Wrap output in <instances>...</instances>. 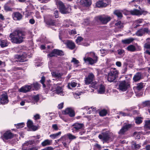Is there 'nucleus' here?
Here are the masks:
<instances>
[{
    "mask_svg": "<svg viewBox=\"0 0 150 150\" xmlns=\"http://www.w3.org/2000/svg\"><path fill=\"white\" fill-rule=\"evenodd\" d=\"M114 13L118 18H121L122 17V12L120 10H116L114 11Z\"/></svg>",
    "mask_w": 150,
    "mask_h": 150,
    "instance_id": "473e14b6",
    "label": "nucleus"
},
{
    "mask_svg": "<svg viewBox=\"0 0 150 150\" xmlns=\"http://www.w3.org/2000/svg\"><path fill=\"white\" fill-rule=\"evenodd\" d=\"M54 16L56 18H57L58 17V12L56 10L54 11Z\"/></svg>",
    "mask_w": 150,
    "mask_h": 150,
    "instance_id": "e2e57ef3",
    "label": "nucleus"
},
{
    "mask_svg": "<svg viewBox=\"0 0 150 150\" xmlns=\"http://www.w3.org/2000/svg\"><path fill=\"white\" fill-rule=\"evenodd\" d=\"M33 99L36 102H37L39 100V96L37 95L34 96Z\"/></svg>",
    "mask_w": 150,
    "mask_h": 150,
    "instance_id": "4d7b16f0",
    "label": "nucleus"
},
{
    "mask_svg": "<svg viewBox=\"0 0 150 150\" xmlns=\"http://www.w3.org/2000/svg\"><path fill=\"white\" fill-rule=\"evenodd\" d=\"M15 125L16 126V127L17 128H21L24 127V124L23 123H18L16 125L15 124Z\"/></svg>",
    "mask_w": 150,
    "mask_h": 150,
    "instance_id": "37998d69",
    "label": "nucleus"
},
{
    "mask_svg": "<svg viewBox=\"0 0 150 150\" xmlns=\"http://www.w3.org/2000/svg\"><path fill=\"white\" fill-rule=\"evenodd\" d=\"M51 74L53 77L57 78L60 81H62V76L63 75V73L60 72L58 71H55L52 72Z\"/></svg>",
    "mask_w": 150,
    "mask_h": 150,
    "instance_id": "ddd939ff",
    "label": "nucleus"
},
{
    "mask_svg": "<svg viewBox=\"0 0 150 150\" xmlns=\"http://www.w3.org/2000/svg\"><path fill=\"white\" fill-rule=\"evenodd\" d=\"M150 32L149 29L147 28H143L138 30L136 33L138 36H142L145 33H148Z\"/></svg>",
    "mask_w": 150,
    "mask_h": 150,
    "instance_id": "4468645a",
    "label": "nucleus"
},
{
    "mask_svg": "<svg viewBox=\"0 0 150 150\" xmlns=\"http://www.w3.org/2000/svg\"><path fill=\"white\" fill-rule=\"evenodd\" d=\"M143 21V19H139L135 21L133 23V26H134V28H137L138 27L140 26L139 24L142 23Z\"/></svg>",
    "mask_w": 150,
    "mask_h": 150,
    "instance_id": "393cba45",
    "label": "nucleus"
},
{
    "mask_svg": "<svg viewBox=\"0 0 150 150\" xmlns=\"http://www.w3.org/2000/svg\"><path fill=\"white\" fill-rule=\"evenodd\" d=\"M118 53L119 55H121L125 52V51L123 50H118Z\"/></svg>",
    "mask_w": 150,
    "mask_h": 150,
    "instance_id": "680f3d73",
    "label": "nucleus"
},
{
    "mask_svg": "<svg viewBox=\"0 0 150 150\" xmlns=\"http://www.w3.org/2000/svg\"><path fill=\"white\" fill-rule=\"evenodd\" d=\"M48 57H55L56 56L54 52V50L49 54H48Z\"/></svg>",
    "mask_w": 150,
    "mask_h": 150,
    "instance_id": "49530a36",
    "label": "nucleus"
},
{
    "mask_svg": "<svg viewBox=\"0 0 150 150\" xmlns=\"http://www.w3.org/2000/svg\"><path fill=\"white\" fill-rule=\"evenodd\" d=\"M61 133V132H59L57 133L50 135V137L52 139H55L59 137L60 136Z\"/></svg>",
    "mask_w": 150,
    "mask_h": 150,
    "instance_id": "c756f323",
    "label": "nucleus"
},
{
    "mask_svg": "<svg viewBox=\"0 0 150 150\" xmlns=\"http://www.w3.org/2000/svg\"><path fill=\"white\" fill-rule=\"evenodd\" d=\"M77 84L74 81H72L71 83H68V88H69L71 89V88L70 86H71L72 87H74L76 86Z\"/></svg>",
    "mask_w": 150,
    "mask_h": 150,
    "instance_id": "f704fd0d",
    "label": "nucleus"
},
{
    "mask_svg": "<svg viewBox=\"0 0 150 150\" xmlns=\"http://www.w3.org/2000/svg\"><path fill=\"white\" fill-rule=\"evenodd\" d=\"M105 91V88L104 86L102 85H100L99 88L98 90L99 93L103 94L104 93Z\"/></svg>",
    "mask_w": 150,
    "mask_h": 150,
    "instance_id": "7c9ffc66",
    "label": "nucleus"
},
{
    "mask_svg": "<svg viewBox=\"0 0 150 150\" xmlns=\"http://www.w3.org/2000/svg\"><path fill=\"white\" fill-rule=\"evenodd\" d=\"M71 62H73L74 64H78L79 63V61L74 58H73Z\"/></svg>",
    "mask_w": 150,
    "mask_h": 150,
    "instance_id": "603ef678",
    "label": "nucleus"
},
{
    "mask_svg": "<svg viewBox=\"0 0 150 150\" xmlns=\"http://www.w3.org/2000/svg\"><path fill=\"white\" fill-rule=\"evenodd\" d=\"M100 52L103 55L102 56H104L108 53V51L104 49H101L100 50Z\"/></svg>",
    "mask_w": 150,
    "mask_h": 150,
    "instance_id": "a18cd8bd",
    "label": "nucleus"
},
{
    "mask_svg": "<svg viewBox=\"0 0 150 150\" xmlns=\"http://www.w3.org/2000/svg\"><path fill=\"white\" fill-rule=\"evenodd\" d=\"M65 114H68L71 117H73L75 116L74 112L71 108H67L64 111Z\"/></svg>",
    "mask_w": 150,
    "mask_h": 150,
    "instance_id": "f3484780",
    "label": "nucleus"
},
{
    "mask_svg": "<svg viewBox=\"0 0 150 150\" xmlns=\"http://www.w3.org/2000/svg\"><path fill=\"white\" fill-rule=\"evenodd\" d=\"M65 44L67 47L71 50L74 49L76 47L74 43L71 41H67Z\"/></svg>",
    "mask_w": 150,
    "mask_h": 150,
    "instance_id": "a211bd4d",
    "label": "nucleus"
},
{
    "mask_svg": "<svg viewBox=\"0 0 150 150\" xmlns=\"http://www.w3.org/2000/svg\"><path fill=\"white\" fill-rule=\"evenodd\" d=\"M119 73L116 68H111L108 74V80L111 82L114 81L118 77Z\"/></svg>",
    "mask_w": 150,
    "mask_h": 150,
    "instance_id": "20e7f679",
    "label": "nucleus"
},
{
    "mask_svg": "<svg viewBox=\"0 0 150 150\" xmlns=\"http://www.w3.org/2000/svg\"><path fill=\"white\" fill-rule=\"evenodd\" d=\"M95 76L94 74L92 73H89L87 77L85 78V83L86 85L90 84L94 80Z\"/></svg>",
    "mask_w": 150,
    "mask_h": 150,
    "instance_id": "9d476101",
    "label": "nucleus"
},
{
    "mask_svg": "<svg viewBox=\"0 0 150 150\" xmlns=\"http://www.w3.org/2000/svg\"><path fill=\"white\" fill-rule=\"evenodd\" d=\"M56 92L58 94L63 95L62 90L61 87H57L56 89Z\"/></svg>",
    "mask_w": 150,
    "mask_h": 150,
    "instance_id": "e433bc0d",
    "label": "nucleus"
},
{
    "mask_svg": "<svg viewBox=\"0 0 150 150\" xmlns=\"http://www.w3.org/2000/svg\"><path fill=\"white\" fill-rule=\"evenodd\" d=\"M83 127V125L82 123H75L72 125V131L77 132L79 130L81 129Z\"/></svg>",
    "mask_w": 150,
    "mask_h": 150,
    "instance_id": "f8f14e48",
    "label": "nucleus"
},
{
    "mask_svg": "<svg viewBox=\"0 0 150 150\" xmlns=\"http://www.w3.org/2000/svg\"><path fill=\"white\" fill-rule=\"evenodd\" d=\"M128 64L126 62H124L123 65L122 70L123 73H125L127 70Z\"/></svg>",
    "mask_w": 150,
    "mask_h": 150,
    "instance_id": "4c0bfd02",
    "label": "nucleus"
},
{
    "mask_svg": "<svg viewBox=\"0 0 150 150\" xmlns=\"http://www.w3.org/2000/svg\"><path fill=\"white\" fill-rule=\"evenodd\" d=\"M107 113V111L105 110H103L99 112V115L100 116H103L105 115Z\"/></svg>",
    "mask_w": 150,
    "mask_h": 150,
    "instance_id": "ea45409f",
    "label": "nucleus"
},
{
    "mask_svg": "<svg viewBox=\"0 0 150 150\" xmlns=\"http://www.w3.org/2000/svg\"><path fill=\"white\" fill-rule=\"evenodd\" d=\"M83 38L82 37H79L76 40V42L77 43H79L81 42L83 40Z\"/></svg>",
    "mask_w": 150,
    "mask_h": 150,
    "instance_id": "3c124183",
    "label": "nucleus"
},
{
    "mask_svg": "<svg viewBox=\"0 0 150 150\" xmlns=\"http://www.w3.org/2000/svg\"><path fill=\"white\" fill-rule=\"evenodd\" d=\"M134 40L132 38H130L127 39L122 40V42L124 44H129Z\"/></svg>",
    "mask_w": 150,
    "mask_h": 150,
    "instance_id": "cd10ccee",
    "label": "nucleus"
},
{
    "mask_svg": "<svg viewBox=\"0 0 150 150\" xmlns=\"http://www.w3.org/2000/svg\"><path fill=\"white\" fill-rule=\"evenodd\" d=\"M142 121L140 117H138L136 119L135 122L137 124H139L141 123Z\"/></svg>",
    "mask_w": 150,
    "mask_h": 150,
    "instance_id": "864d4df0",
    "label": "nucleus"
},
{
    "mask_svg": "<svg viewBox=\"0 0 150 150\" xmlns=\"http://www.w3.org/2000/svg\"><path fill=\"white\" fill-rule=\"evenodd\" d=\"M111 3L110 0H99L96 3V7H105L109 5Z\"/></svg>",
    "mask_w": 150,
    "mask_h": 150,
    "instance_id": "39448f33",
    "label": "nucleus"
},
{
    "mask_svg": "<svg viewBox=\"0 0 150 150\" xmlns=\"http://www.w3.org/2000/svg\"><path fill=\"white\" fill-rule=\"evenodd\" d=\"M52 143V140L49 139H46L45 140L41 143V145L42 146H45L51 145Z\"/></svg>",
    "mask_w": 150,
    "mask_h": 150,
    "instance_id": "bb28decb",
    "label": "nucleus"
},
{
    "mask_svg": "<svg viewBox=\"0 0 150 150\" xmlns=\"http://www.w3.org/2000/svg\"><path fill=\"white\" fill-rule=\"evenodd\" d=\"M126 49L129 51L133 52L136 51V48L133 45H130L128 46L127 48Z\"/></svg>",
    "mask_w": 150,
    "mask_h": 150,
    "instance_id": "c85d7f7f",
    "label": "nucleus"
},
{
    "mask_svg": "<svg viewBox=\"0 0 150 150\" xmlns=\"http://www.w3.org/2000/svg\"><path fill=\"white\" fill-rule=\"evenodd\" d=\"M15 58L17 59V60H16L17 62H23L26 61L25 59L26 57L25 56H24L23 55L21 56L16 55L15 56Z\"/></svg>",
    "mask_w": 150,
    "mask_h": 150,
    "instance_id": "4be33fe9",
    "label": "nucleus"
},
{
    "mask_svg": "<svg viewBox=\"0 0 150 150\" xmlns=\"http://www.w3.org/2000/svg\"><path fill=\"white\" fill-rule=\"evenodd\" d=\"M143 106L144 107L150 106V102L147 101L143 103Z\"/></svg>",
    "mask_w": 150,
    "mask_h": 150,
    "instance_id": "de8ad7c7",
    "label": "nucleus"
},
{
    "mask_svg": "<svg viewBox=\"0 0 150 150\" xmlns=\"http://www.w3.org/2000/svg\"><path fill=\"white\" fill-rule=\"evenodd\" d=\"M32 88V86L30 85H26L22 87L19 90L20 92L26 93L29 91Z\"/></svg>",
    "mask_w": 150,
    "mask_h": 150,
    "instance_id": "2eb2a0df",
    "label": "nucleus"
},
{
    "mask_svg": "<svg viewBox=\"0 0 150 150\" xmlns=\"http://www.w3.org/2000/svg\"><path fill=\"white\" fill-rule=\"evenodd\" d=\"M9 43L6 39H1L0 40V45L1 47H4L7 46Z\"/></svg>",
    "mask_w": 150,
    "mask_h": 150,
    "instance_id": "b1692460",
    "label": "nucleus"
},
{
    "mask_svg": "<svg viewBox=\"0 0 150 150\" xmlns=\"http://www.w3.org/2000/svg\"><path fill=\"white\" fill-rule=\"evenodd\" d=\"M13 137V134L10 131L6 132L3 134V139L7 140L11 139Z\"/></svg>",
    "mask_w": 150,
    "mask_h": 150,
    "instance_id": "dca6fc26",
    "label": "nucleus"
},
{
    "mask_svg": "<svg viewBox=\"0 0 150 150\" xmlns=\"http://www.w3.org/2000/svg\"><path fill=\"white\" fill-rule=\"evenodd\" d=\"M119 113L120 115L123 116H127L129 115L128 114L120 111L119 112Z\"/></svg>",
    "mask_w": 150,
    "mask_h": 150,
    "instance_id": "13d9d810",
    "label": "nucleus"
},
{
    "mask_svg": "<svg viewBox=\"0 0 150 150\" xmlns=\"http://www.w3.org/2000/svg\"><path fill=\"white\" fill-rule=\"evenodd\" d=\"M67 136L70 139L72 140L75 139L76 138V137L72 135L71 134H67Z\"/></svg>",
    "mask_w": 150,
    "mask_h": 150,
    "instance_id": "79ce46f5",
    "label": "nucleus"
},
{
    "mask_svg": "<svg viewBox=\"0 0 150 150\" xmlns=\"http://www.w3.org/2000/svg\"><path fill=\"white\" fill-rule=\"evenodd\" d=\"M63 103H62L59 104L58 105V108L59 109H62L63 106Z\"/></svg>",
    "mask_w": 150,
    "mask_h": 150,
    "instance_id": "0e129e2a",
    "label": "nucleus"
},
{
    "mask_svg": "<svg viewBox=\"0 0 150 150\" xmlns=\"http://www.w3.org/2000/svg\"><path fill=\"white\" fill-rule=\"evenodd\" d=\"M29 23L32 24H33L35 23V21L34 19H31L29 20Z\"/></svg>",
    "mask_w": 150,
    "mask_h": 150,
    "instance_id": "338daca9",
    "label": "nucleus"
},
{
    "mask_svg": "<svg viewBox=\"0 0 150 150\" xmlns=\"http://www.w3.org/2000/svg\"><path fill=\"white\" fill-rule=\"evenodd\" d=\"M25 34L20 30H16L11 33L9 36L10 40L12 43L19 44L23 40Z\"/></svg>",
    "mask_w": 150,
    "mask_h": 150,
    "instance_id": "f257e3e1",
    "label": "nucleus"
},
{
    "mask_svg": "<svg viewBox=\"0 0 150 150\" xmlns=\"http://www.w3.org/2000/svg\"><path fill=\"white\" fill-rule=\"evenodd\" d=\"M52 127L54 130L56 131L58 129V128L57 124H54L52 125Z\"/></svg>",
    "mask_w": 150,
    "mask_h": 150,
    "instance_id": "bf43d9fd",
    "label": "nucleus"
},
{
    "mask_svg": "<svg viewBox=\"0 0 150 150\" xmlns=\"http://www.w3.org/2000/svg\"><path fill=\"white\" fill-rule=\"evenodd\" d=\"M142 79L141 74L140 73H137L133 78V80L135 82L137 81Z\"/></svg>",
    "mask_w": 150,
    "mask_h": 150,
    "instance_id": "a878e982",
    "label": "nucleus"
},
{
    "mask_svg": "<svg viewBox=\"0 0 150 150\" xmlns=\"http://www.w3.org/2000/svg\"><path fill=\"white\" fill-rule=\"evenodd\" d=\"M80 4L83 6H88L91 5V0H81Z\"/></svg>",
    "mask_w": 150,
    "mask_h": 150,
    "instance_id": "5701e85b",
    "label": "nucleus"
},
{
    "mask_svg": "<svg viewBox=\"0 0 150 150\" xmlns=\"http://www.w3.org/2000/svg\"><path fill=\"white\" fill-rule=\"evenodd\" d=\"M34 142L33 141H29L24 143L23 144L22 146L23 147L30 146L33 144Z\"/></svg>",
    "mask_w": 150,
    "mask_h": 150,
    "instance_id": "2f4dec72",
    "label": "nucleus"
},
{
    "mask_svg": "<svg viewBox=\"0 0 150 150\" xmlns=\"http://www.w3.org/2000/svg\"><path fill=\"white\" fill-rule=\"evenodd\" d=\"M144 47L146 49H150V43H145L144 46Z\"/></svg>",
    "mask_w": 150,
    "mask_h": 150,
    "instance_id": "5fc2aeb1",
    "label": "nucleus"
},
{
    "mask_svg": "<svg viewBox=\"0 0 150 150\" xmlns=\"http://www.w3.org/2000/svg\"><path fill=\"white\" fill-rule=\"evenodd\" d=\"M132 146L133 148L136 150L139 149L141 146L139 144H137L135 142H133Z\"/></svg>",
    "mask_w": 150,
    "mask_h": 150,
    "instance_id": "c9c22d12",
    "label": "nucleus"
},
{
    "mask_svg": "<svg viewBox=\"0 0 150 150\" xmlns=\"http://www.w3.org/2000/svg\"><path fill=\"white\" fill-rule=\"evenodd\" d=\"M99 138L104 141H108L110 137L109 133L107 132H103L98 136Z\"/></svg>",
    "mask_w": 150,
    "mask_h": 150,
    "instance_id": "9b49d317",
    "label": "nucleus"
},
{
    "mask_svg": "<svg viewBox=\"0 0 150 150\" xmlns=\"http://www.w3.org/2000/svg\"><path fill=\"white\" fill-rule=\"evenodd\" d=\"M132 125L131 124H126L118 132V134L120 135L124 134L125 133L128 131V129L131 127Z\"/></svg>",
    "mask_w": 150,
    "mask_h": 150,
    "instance_id": "6e6552de",
    "label": "nucleus"
},
{
    "mask_svg": "<svg viewBox=\"0 0 150 150\" xmlns=\"http://www.w3.org/2000/svg\"><path fill=\"white\" fill-rule=\"evenodd\" d=\"M45 77L44 76H43L42 77L40 81L41 83L43 84L44 87H45L46 86L44 84V83L45 81Z\"/></svg>",
    "mask_w": 150,
    "mask_h": 150,
    "instance_id": "6e6d98bb",
    "label": "nucleus"
},
{
    "mask_svg": "<svg viewBox=\"0 0 150 150\" xmlns=\"http://www.w3.org/2000/svg\"><path fill=\"white\" fill-rule=\"evenodd\" d=\"M98 19L103 24H106L111 19V17L109 16H100L97 17Z\"/></svg>",
    "mask_w": 150,
    "mask_h": 150,
    "instance_id": "0eeeda50",
    "label": "nucleus"
},
{
    "mask_svg": "<svg viewBox=\"0 0 150 150\" xmlns=\"http://www.w3.org/2000/svg\"><path fill=\"white\" fill-rule=\"evenodd\" d=\"M143 88V84L141 83L138 84L137 87L138 90H140Z\"/></svg>",
    "mask_w": 150,
    "mask_h": 150,
    "instance_id": "8fccbe9b",
    "label": "nucleus"
},
{
    "mask_svg": "<svg viewBox=\"0 0 150 150\" xmlns=\"http://www.w3.org/2000/svg\"><path fill=\"white\" fill-rule=\"evenodd\" d=\"M145 127L146 128L150 130V120H147L145 121Z\"/></svg>",
    "mask_w": 150,
    "mask_h": 150,
    "instance_id": "58836bf2",
    "label": "nucleus"
},
{
    "mask_svg": "<svg viewBox=\"0 0 150 150\" xmlns=\"http://www.w3.org/2000/svg\"><path fill=\"white\" fill-rule=\"evenodd\" d=\"M56 4L61 13L66 14L70 12L71 7L70 5H67V6H65L63 3L58 0L57 1Z\"/></svg>",
    "mask_w": 150,
    "mask_h": 150,
    "instance_id": "f03ea898",
    "label": "nucleus"
},
{
    "mask_svg": "<svg viewBox=\"0 0 150 150\" xmlns=\"http://www.w3.org/2000/svg\"><path fill=\"white\" fill-rule=\"evenodd\" d=\"M116 65L118 67H121L122 64L120 62L117 61L116 63Z\"/></svg>",
    "mask_w": 150,
    "mask_h": 150,
    "instance_id": "69168bd1",
    "label": "nucleus"
},
{
    "mask_svg": "<svg viewBox=\"0 0 150 150\" xmlns=\"http://www.w3.org/2000/svg\"><path fill=\"white\" fill-rule=\"evenodd\" d=\"M54 52L56 55H57L62 56L64 54L63 52L60 50L57 49H54Z\"/></svg>",
    "mask_w": 150,
    "mask_h": 150,
    "instance_id": "72a5a7b5",
    "label": "nucleus"
},
{
    "mask_svg": "<svg viewBox=\"0 0 150 150\" xmlns=\"http://www.w3.org/2000/svg\"><path fill=\"white\" fill-rule=\"evenodd\" d=\"M129 86L128 83L125 81H120L119 88L120 90L122 91H125L127 89Z\"/></svg>",
    "mask_w": 150,
    "mask_h": 150,
    "instance_id": "1a4fd4ad",
    "label": "nucleus"
},
{
    "mask_svg": "<svg viewBox=\"0 0 150 150\" xmlns=\"http://www.w3.org/2000/svg\"><path fill=\"white\" fill-rule=\"evenodd\" d=\"M33 86L35 89H37L39 87V85L38 83H35L33 84Z\"/></svg>",
    "mask_w": 150,
    "mask_h": 150,
    "instance_id": "052dcab7",
    "label": "nucleus"
},
{
    "mask_svg": "<svg viewBox=\"0 0 150 150\" xmlns=\"http://www.w3.org/2000/svg\"><path fill=\"white\" fill-rule=\"evenodd\" d=\"M131 14L133 15H135L137 16H140L143 14L146 15L148 13V12L143 10L140 9L138 10L137 9H134L132 10H131L129 11Z\"/></svg>",
    "mask_w": 150,
    "mask_h": 150,
    "instance_id": "423d86ee",
    "label": "nucleus"
},
{
    "mask_svg": "<svg viewBox=\"0 0 150 150\" xmlns=\"http://www.w3.org/2000/svg\"><path fill=\"white\" fill-rule=\"evenodd\" d=\"M27 125L28 127L33 131H35L38 129L37 127L33 125V122L30 120L28 121L27 122Z\"/></svg>",
    "mask_w": 150,
    "mask_h": 150,
    "instance_id": "6ab92c4d",
    "label": "nucleus"
},
{
    "mask_svg": "<svg viewBox=\"0 0 150 150\" xmlns=\"http://www.w3.org/2000/svg\"><path fill=\"white\" fill-rule=\"evenodd\" d=\"M67 136L66 135H65L59 139L60 140L63 141L64 142H66L68 140L67 138Z\"/></svg>",
    "mask_w": 150,
    "mask_h": 150,
    "instance_id": "a19ab883",
    "label": "nucleus"
},
{
    "mask_svg": "<svg viewBox=\"0 0 150 150\" xmlns=\"http://www.w3.org/2000/svg\"><path fill=\"white\" fill-rule=\"evenodd\" d=\"M22 15L19 12H15L13 13V17L15 20H20L22 18Z\"/></svg>",
    "mask_w": 150,
    "mask_h": 150,
    "instance_id": "412c9836",
    "label": "nucleus"
},
{
    "mask_svg": "<svg viewBox=\"0 0 150 150\" xmlns=\"http://www.w3.org/2000/svg\"><path fill=\"white\" fill-rule=\"evenodd\" d=\"M88 56H91L93 58L90 57H84L83 60L85 63H88L90 65H93L97 62L98 57L95 55L94 52H91L88 53Z\"/></svg>",
    "mask_w": 150,
    "mask_h": 150,
    "instance_id": "7ed1b4c3",
    "label": "nucleus"
},
{
    "mask_svg": "<svg viewBox=\"0 0 150 150\" xmlns=\"http://www.w3.org/2000/svg\"><path fill=\"white\" fill-rule=\"evenodd\" d=\"M8 102L7 96L6 94H2L1 97V102L2 104H4Z\"/></svg>",
    "mask_w": 150,
    "mask_h": 150,
    "instance_id": "aec40b11",
    "label": "nucleus"
},
{
    "mask_svg": "<svg viewBox=\"0 0 150 150\" xmlns=\"http://www.w3.org/2000/svg\"><path fill=\"white\" fill-rule=\"evenodd\" d=\"M116 25L118 26L120 28H122L123 27V24L120 21H119L115 23Z\"/></svg>",
    "mask_w": 150,
    "mask_h": 150,
    "instance_id": "c03bdc74",
    "label": "nucleus"
},
{
    "mask_svg": "<svg viewBox=\"0 0 150 150\" xmlns=\"http://www.w3.org/2000/svg\"><path fill=\"white\" fill-rule=\"evenodd\" d=\"M4 9L7 11H11L12 9L6 4L4 6Z\"/></svg>",
    "mask_w": 150,
    "mask_h": 150,
    "instance_id": "09e8293b",
    "label": "nucleus"
},
{
    "mask_svg": "<svg viewBox=\"0 0 150 150\" xmlns=\"http://www.w3.org/2000/svg\"><path fill=\"white\" fill-rule=\"evenodd\" d=\"M49 24L50 25H53L55 24L54 21H49Z\"/></svg>",
    "mask_w": 150,
    "mask_h": 150,
    "instance_id": "774afa93",
    "label": "nucleus"
}]
</instances>
